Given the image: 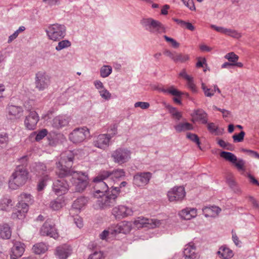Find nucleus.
<instances>
[{
    "label": "nucleus",
    "mask_w": 259,
    "mask_h": 259,
    "mask_svg": "<svg viewBox=\"0 0 259 259\" xmlns=\"http://www.w3.org/2000/svg\"><path fill=\"white\" fill-rule=\"evenodd\" d=\"M60 161L57 163L59 171L57 172L60 177H72L71 181L75 187L76 191L80 192L85 189L88 184V177L85 173L70 169L73 164L74 155L72 151H66L61 154Z\"/></svg>",
    "instance_id": "f257e3e1"
},
{
    "label": "nucleus",
    "mask_w": 259,
    "mask_h": 259,
    "mask_svg": "<svg viewBox=\"0 0 259 259\" xmlns=\"http://www.w3.org/2000/svg\"><path fill=\"white\" fill-rule=\"evenodd\" d=\"M22 165H18L11 176L9 182L10 188L16 190L24 185L28 178V171L26 168L28 157L24 156L19 160Z\"/></svg>",
    "instance_id": "f03ea898"
},
{
    "label": "nucleus",
    "mask_w": 259,
    "mask_h": 259,
    "mask_svg": "<svg viewBox=\"0 0 259 259\" xmlns=\"http://www.w3.org/2000/svg\"><path fill=\"white\" fill-rule=\"evenodd\" d=\"M46 32L49 39L58 41L65 36L66 28L63 24L55 23L49 25L47 28Z\"/></svg>",
    "instance_id": "7ed1b4c3"
},
{
    "label": "nucleus",
    "mask_w": 259,
    "mask_h": 259,
    "mask_svg": "<svg viewBox=\"0 0 259 259\" xmlns=\"http://www.w3.org/2000/svg\"><path fill=\"white\" fill-rule=\"evenodd\" d=\"M111 194L104 195L97 200V204L102 209H106L113 206L116 203V199L120 193L119 188L112 186Z\"/></svg>",
    "instance_id": "20e7f679"
},
{
    "label": "nucleus",
    "mask_w": 259,
    "mask_h": 259,
    "mask_svg": "<svg viewBox=\"0 0 259 259\" xmlns=\"http://www.w3.org/2000/svg\"><path fill=\"white\" fill-rule=\"evenodd\" d=\"M141 23L151 33L158 34L165 32V29L162 23L152 18L143 19Z\"/></svg>",
    "instance_id": "39448f33"
},
{
    "label": "nucleus",
    "mask_w": 259,
    "mask_h": 259,
    "mask_svg": "<svg viewBox=\"0 0 259 259\" xmlns=\"http://www.w3.org/2000/svg\"><path fill=\"white\" fill-rule=\"evenodd\" d=\"M113 133L111 134H100L94 138L93 142V145L100 149L105 150L110 144L111 138L117 134V126L114 125L111 129Z\"/></svg>",
    "instance_id": "423d86ee"
},
{
    "label": "nucleus",
    "mask_w": 259,
    "mask_h": 259,
    "mask_svg": "<svg viewBox=\"0 0 259 259\" xmlns=\"http://www.w3.org/2000/svg\"><path fill=\"white\" fill-rule=\"evenodd\" d=\"M51 76L45 71H38L35 73L34 77L35 89L38 91L47 89L51 84Z\"/></svg>",
    "instance_id": "0eeeda50"
},
{
    "label": "nucleus",
    "mask_w": 259,
    "mask_h": 259,
    "mask_svg": "<svg viewBox=\"0 0 259 259\" xmlns=\"http://www.w3.org/2000/svg\"><path fill=\"white\" fill-rule=\"evenodd\" d=\"M131 152L125 148H119L114 151L111 157L114 162L122 164L129 161L131 157Z\"/></svg>",
    "instance_id": "6e6552de"
},
{
    "label": "nucleus",
    "mask_w": 259,
    "mask_h": 259,
    "mask_svg": "<svg viewBox=\"0 0 259 259\" xmlns=\"http://www.w3.org/2000/svg\"><path fill=\"white\" fill-rule=\"evenodd\" d=\"M89 130L86 127L76 128L70 134L69 138L74 143L83 142L89 136Z\"/></svg>",
    "instance_id": "1a4fd4ad"
},
{
    "label": "nucleus",
    "mask_w": 259,
    "mask_h": 259,
    "mask_svg": "<svg viewBox=\"0 0 259 259\" xmlns=\"http://www.w3.org/2000/svg\"><path fill=\"white\" fill-rule=\"evenodd\" d=\"M167 196L170 202L181 201L186 196V192L183 186H176L167 192Z\"/></svg>",
    "instance_id": "9d476101"
},
{
    "label": "nucleus",
    "mask_w": 259,
    "mask_h": 259,
    "mask_svg": "<svg viewBox=\"0 0 259 259\" xmlns=\"http://www.w3.org/2000/svg\"><path fill=\"white\" fill-rule=\"evenodd\" d=\"M134 224L137 228L147 227L154 228L159 226L161 224L159 220L154 219H148L143 217H138L134 222Z\"/></svg>",
    "instance_id": "9b49d317"
},
{
    "label": "nucleus",
    "mask_w": 259,
    "mask_h": 259,
    "mask_svg": "<svg viewBox=\"0 0 259 259\" xmlns=\"http://www.w3.org/2000/svg\"><path fill=\"white\" fill-rule=\"evenodd\" d=\"M151 178L152 174L150 172H138L134 176L133 184L138 187H144Z\"/></svg>",
    "instance_id": "f8f14e48"
},
{
    "label": "nucleus",
    "mask_w": 259,
    "mask_h": 259,
    "mask_svg": "<svg viewBox=\"0 0 259 259\" xmlns=\"http://www.w3.org/2000/svg\"><path fill=\"white\" fill-rule=\"evenodd\" d=\"M111 229V233H123L127 234L129 233L133 228V223L131 222L122 221L117 225H113Z\"/></svg>",
    "instance_id": "ddd939ff"
},
{
    "label": "nucleus",
    "mask_w": 259,
    "mask_h": 259,
    "mask_svg": "<svg viewBox=\"0 0 259 259\" xmlns=\"http://www.w3.org/2000/svg\"><path fill=\"white\" fill-rule=\"evenodd\" d=\"M133 213V211L131 208L124 205H118L114 207L112 210V214L116 219H122L132 215Z\"/></svg>",
    "instance_id": "4468645a"
},
{
    "label": "nucleus",
    "mask_w": 259,
    "mask_h": 259,
    "mask_svg": "<svg viewBox=\"0 0 259 259\" xmlns=\"http://www.w3.org/2000/svg\"><path fill=\"white\" fill-rule=\"evenodd\" d=\"M60 179L55 181L53 183V190L57 195H61L65 194L68 190L69 185L66 181L63 178L60 177Z\"/></svg>",
    "instance_id": "2eb2a0df"
},
{
    "label": "nucleus",
    "mask_w": 259,
    "mask_h": 259,
    "mask_svg": "<svg viewBox=\"0 0 259 259\" xmlns=\"http://www.w3.org/2000/svg\"><path fill=\"white\" fill-rule=\"evenodd\" d=\"M40 233L42 236H48L56 239L59 235L55 227L49 222L46 221L41 227Z\"/></svg>",
    "instance_id": "dca6fc26"
},
{
    "label": "nucleus",
    "mask_w": 259,
    "mask_h": 259,
    "mask_svg": "<svg viewBox=\"0 0 259 259\" xmlns=\"http://www.w3.org/2000/svg\"><path fill=\"white\" fill-rule=\"evenodd\" d=\"M107 179V178H104L101 176V173L95 178L94 182L95 183L94 186V190L96 193L103 194L106 192L108 189V186L106 182L104 180Z\"/></svg>",
    "instance_id": "f3484780"
},
{
    "label": "nucleus",
    "mask_w": 259,
    "mask_h": 259,
    "mask_svg": "<svg viewBox=\"0 0 259 259\" xmlns=\"http://www.w3.org/2000/svg\"><path fill=\"white\" fill-rule=\"evenodd\" d=\"M38 114L35 111H31L28 115L26 116L24 120L26 128L29 130H34L39 121Z\"/></svg>",
    "instance_id": "a211bd4d"
},
{
    "label": "nucleus",
    "mask_w": 259,
    "mask_h": 259,
    "mask_svg": "<svg viewBox=\"0 0 259 259\" xmlns=\"http://www.w3.org/2000/svg\"><path fill=\"white\" fill-rule=\"evenodd\" d=\"M125 171L123 169H116L112 171H103L101 172V176L107 178V179H111L113 181L117 180L124 177Z\"/></svg>",
    "instance_id": "6ab92c4d"
},
{
    "label": "nucleus",
    "mask_w": 259,
    "mask_h": 259,
    "mask_svg": "<svg viewBox=\"0 0 259 259\" xmlns=\"http://www.w3.org/2000/svg\"><path fill=\"white\" fill-rule=\"evenodd\" d=\"M24 251V244L20 242H16L11 248V259H17L21 257Z\"/></svg>",
    "instance_id": "aec40b11"
},
{
    "label": "nucleus",
    "mask_w": 259,
    "mask_h": 259,
    "mask_svg": "<svg viewBox=\"0 0 259 259\" xmlns=\"http://www.w3.org/2000/svg\"><path fill=\"white\" fill-rule=\"evenodd\" d=\"M71 253L70 247L65 244L57 247L55 250V255L59 259L67 258Z\"/></svg>",
    "instance_id": "412c9836"
},
{
    "label": "nucleus",
    "mask_w": 259,
    "mask_h": 259,
    "mask_svg": "<svg viewBox=\"0 0 259 259\" xmlns=\"http://www.w3.org/2000/svg\"><path fill=\"white\" fill-rule=\"evenodd\" d=\"M196 247L192 242L189 243L185 245L184 249V255L185 258L195 259L197 257L195 253Z\"/></svg>",
    "instance_id": "4be33fe9"
},
{
    "label": "nucleus",
    "mask_w": 259,
    "mask_h": 259,
    "mask_svg": "<svg viewBox=\"0 0 259 259\" xmlns=\"http://www.w3.org/2000/svg\"><path fill=\"white\" fill-rule=\"evenodd\" d=\"M8 112L13 118L19 119L23 115V109L21 106L11 105L8 106Z\"/></svg>",
    "instance_id": "5701e85b"
},
{
    "label": "nucleus",
    "mask_w": 259,
    "mask_h": 259,
    "mask_svg": "<svg viewBox=\"0 0 259 259\" xmlns=\"http://www.w3.org/2000/svg\"><path fill=\"white\" fill-rule=\"evenodd\" d=\"M179 216L184 220H190L197 215V209L186 208L179 212Z\"/></svg>",
    "instance_id": "b1692460"
},
{
    "label": "nucleus",
    "mask_w": 259,
    "mask_h": 259,
    "mask_svg": "<svg viewBox=\"0 0 259 259\" xmlns=\"http://www.w3.org/2000/svg\"><path fill=\"white\" fill-rule=\"evenodd\" d=\"M69 122V117L63 115H59L53 119V125L57 128H59L67 125Z\"/></svg>",
    "instance_id": "393cba45"
},
{
    "label": "nucleus",
    "mask_w": 259,
    "mask_h": 259,
    "mask_svg": "<svg viewBox=\"0 0 259 259\" xmlns=\"http://www.w3.org/2000/svg\"><path fill=\"white\" fill-rule=\"evenodd\" d=\"M203 213L206 217H215L221 211V209L216 206L205 207L202 209Z\"/></svg>",
    "instance_id": "a878e982"
},
{
    "label": "nucleus",
    "mask_w": 259,
    "mask_h": 259,
    "mask_svg": "<svg viewBox=\"0 0 259 259\" xmlns=\"http://www.w3.org/2000/svg\"><path fill=\"white\" fill-rule=\"evenodd\" d=\"M193 121H200L203 124H206L207 122V114L202 110H198L195 111Z\"/></svg>",
    "instance_id": "bb28decb"
},
{
    "label": "nucleus",
    "mask_w": 259,
    "mask_h": 259,
    "mask_svg": "<svg viewBox=\"0 0 259 259\" xmlns=\"http://www.w3.org/2000/svg\"><path fill=\"white\" fill-rule=\"evenodd\" d=\"M13 206L12 200L9 197L4 196L0 200V210L8 211Z\"/></svg>",
    "instance_id": "cd10ccee"
},
{
    "label": "nucleus",
    "mask_w": 259,
    "mask_h": 259,
    "mask_svg": "<svg viewBox=\"0 0 259 259\" xmlns=\"http://www.w3.org/2000/svg\"><path fill=\"white\" fill-rule=\"evenodd\" d=\"M218 255L223 259H229L233 256V251L229 248L222 246L217 252Z\"/></svg>",
    "instance_id": "c85d7f7f"
},
{
    "label": "nucleus",
    "mask_w": 259,
    "mask_h": 259,
    "mask_svg": "<svg viewBox=\"0 0 259 259\" xmlns=\"http://www.w3.org/2000/svg\"><path fill=\"white\" fill-rule=\"evenodd\" d=\"M12 234V231L8 224L0 225V238L9 239Z\"/></svg>",
    "instance_id": "c756f323"
},
{
    "label": "nucleus",
    "mask_w": 259,
    "mask_h": 259,
    "mask_svg": "<svg viewBox=\"0 0 259 259\" xmlns=\"http://www.w3.org/2000/svg\"><path fill=\"white\" fill-rule=\"evenodd\" d=\"M88 202L87 199L84 197L78 198L75 200L72 204L71 211L76 210L78 211L80 210Z\"/></svg>",
    "instance_id": "7c9ffc66"
},
{
    "label": "nucleus",
    "mask_w": 259,
    "mask_h": 259,
    "mask_svg": "<svg viewBox=\"0 0 259 259\" xmlns=\"http://www.w3.org/2000/svg\"><path fill=\"white\" fill-rule=\"evenodd\" d=\"M48 249L47 245L43 242L36 243L32 248V251L36 254L44 253L48 250Z\"/></svg>",
    "instance_id": "2f4dec72"
},
{
    "label": "nucleus",
    "mask_w": 259,
    "mask_h": 259,
    "mask_svg": "<svg viewBox=\"0 0 259 259\" xmlns=\"http://www.w3.org/2000/svg\"><path fill=\"white\" fill-rule=\"evenodd\" d=\"M174 128L178 133H181L193 130V126L191 124L188 122H185L180 123L178 124L175 125Z\"/></svg>",
    "instance_id": "473e14b6"
},
{
    "label": "nucleus",
    "mask_w": 259,
    "mask_h": 259,
    "mask_svg": "<svg viewBox=\"0 0 259 259\" xmlns=\"http://www.w3.org/2000/svg\"><path fill=\"white\" fill-rule=\"evenodd\" d=\"M220 156L233 163H235L237 161L236 156L231 152L222 151L220 153Z\"/></svg>",
    "instance_id": "72a5a7b5"
},
{
    "label": "nucleus",
    "mask_w": 259,
    "mask_h": 259,
    "mask_svg": "<svg viewBox=\"0 0 259 259\" xmlns=\"http://www.w3.org/2000/svg\"><path fill=\"white\" fill-rule=\"evenodd\" d=\"M19 202L26 203L30 204L33 203V199L32 196L29 194L22 193L18 197Z\"/></svg>",
    "instance_id": "f704fd0d"
},
{
    "label": "nucleus",
    "mask_w": 259,
    "mask_h": 259,
    "mask_svg": "<svg viewBox=\"0 0 259 259\" xmlns=\"http://www.w3.org/2000/svg\"><path fill=\"white\" fill-rule=\"evenodd\" d=\"M63 204V201L60 199H57L52 201L50 204V207L53 210H58L61 209Z\"/></svg>",
    "instance_id": "c9c22d12"
},
{
    "label": "nucleus",
    "mask_w": 259,
    "mask_h": 259,
    "mask_svg": "<svg viewBox=\"0 0 259 259\" xmlns=\"http://www.w3.org/2000/svg\"><path fill=\"white\" fill-rule=\"evenodd\" d=\"M48 131L45 129H42L37 132H34L31 134V136H35V139L36 141L38 142L45 138L48 134Z\"/></svg>",
    "instance_id": "e433bc0d"
},
{
    "label": "nucleus",
    "mask_w": 259,
    "mask_h": 259,
    "mask_svg": "<svg viewBox=\"0 0 259 259\" xmlns=\"http://www.w3.org/2000/svg\"><path fill=\"white\" fill-rule=\"evenodd\" d=\"M112 71V67L109 65H104L100 69V75L103 78L108 77Z\"/></svg>",
    "instance_id": "4c0bfd02"
},
{
    "label": "nucleus",
    "mask_w": 259,
    "mask_h": 259,
    "mask_svg": "<svg viewBox=\"0 0 259 259\" xmlns=\"http://www.w3.org/2000/svg\"><path fill=\"white\" fill-rule=\"evenodd\" d=\"M58 45L56 47L55 49L57 51H60L64 49L68 48L71 46V42L68 40H62L59 41Z\"/></svg>",
    "instance_id": "58836bf2"
},
{
    "label": "nucleus",
    "mask_w": 259,
    "mask_h": 259,
    "mask_svg": "<svg viewBox=\"0 0 259 259\" xmlns=\"http://www.w3.org/2000/svg\"><path fill=\"white\" fill-rule=\"evenodd\" d=\"M25 30V27L24 26H22L19 27V28L16 31H15L12 35L9 37L8 42L11 43L13 40H14L18 37L19 34L20 32L24 31Z\"/></svg>",
    "instance_id": "ea45409f"
},
{
    "label": "nucleus",
    "mask_w": 259,
    "mask_h": 259,
    "mask_svg": "<svg viewBox=\"0 0 259 259\" xmlns=\"http://www.w3.org/2000/svg\"><path fill=\"white\" fill-rule=\"evenodd\" d=\"M9 141L8 135L6 133L0 134V148L6 147Z\"/></svg>",
    "instance_id": "a19ab883"
},
{
    "label": "nucleus",
    "mask_w": 259,
    "mask_h": 259,
    "mask_svg": "<svg viewBox=\"0 0 259 259\" xmlns=\"http://www.w3.org/2000/svg\"><path fill=\"white\" fill-rule=\"evenodd\" d=\"M201 89L206 97H211L214 95V91H213V89L207 88L203 82H201Z\"/></svg>",
    "instance_id": "79ce46f5"
},
{
    "label": "nucleus",
    "mask_w": 259,
    "mask_h": 259,
    "mask_svg": "<svg viewBox=\"0 0 259 259\" xmlns=\"http://www.w3.org/2000/svg\"><path fill=\"white\" fill-rule=\"evenodd\" d=\"M186 137L188 139H190L191 141H193V142H195L199 148L200 149H201V147L200 146V142L199 141V137L196 134L188 133L187 134Z\"/></svg>",
    "instance_id": "37998d69"
},
{
    "label": "nucleus",
    "mask_w": 259,
    "mask_h": 259,
    "mask_svg": "<svg viewBox=\"0 0 259 259\" xmlns=\"http://www.w3.org/2000/svg\"><path fill=\"white\" fill-rule=\"evenodd\" d=\"M224 57L232 63L237 62L239 59V57L234 52H230L227 54Z\"/></svg>",
    "instance_id": "c03bdc74"
},
{
    "label": "nucleus",
    "mask_w": 259,
    "mask_h": 259,
    "mask_svg": "<svg viewBox=\"0 0 259 259\" xmlns=\"http://www.w3.org/2000/svg\"><path fill=\"white\" fill-rule=\"evenodd\" d=\"M34 168L35 170L38 174L46 175L45 171H47V167L44 164L41 163L36 164Z\"/></svg>",
    "instance_id": "a18cd8bd"
},
{
    "label": "nucleus",
    "mask_w": 259,
    "mask_h": 259,
    "mask_svg": "<svg viewBox=\"0 0 259 259\" xmlns=\"http://www.w3.org/2000/svg\"><path fill=\"white\" fill-rule=\"evenodd\" d=\"M189 59V57L188 55H184L182 54H178L176 53L174 62H184Z\"/></svg>",
    "instance_id": "49530a36"
},
{
    "label": "nucleus",
    "mask_w": 259,
    "mask_h": 259,
    "mask_svg": "<svg viewBox=\"0 0 259 259\" xmlns=\"http://www.w3.org/2000/svg\"><path fill=\"white\" fill-rule=\"evenodd\" d=\"M161 91L164 93H167L177 97H180L182 95V92L179 91L177 89H174L173 87L168 89H162Z\"/></svg>",
    "instance_id": "de8ad7c7"
},
{
    "label": "nucleus",
    "mask_w": 259,
    "mask_h": 259,
    "mask_svg": "<svg viewBox=\"0 0 259 259\" xmlns=\"http://www.w3.org/2000/svg\"><path fill=\"white\" fill-rule=\"evenodd\" d=\"M226 34L235 38H239L242 36L241 34L237 31L231 29H227Z\"/></svg>",
    "instance_id": "09e8293b"
},
{
    "label": "nucleus",
    "mask_w": 259,
    "mask_h": 259,
    "mask_svg": "<svg viewBox=\"0 0 259 259\" xmlns=\"http://www.w3.org/2000/svg\"><path fill=\"white\" fill-rule=\"evenodd\" d=\"M49 180V177L48 175L44 176V177L42 178L41 181L39 182V183L38 184V186H37L38 191H40L44 188V187L46 185L47 181Z\"/></svg>",
    "instance_id": "8fccbe9b"
},
{
    "label": "nucleus",
    "mask_w": 259,
    "mask_h": 259,
    "mask_svg": "<svg viewBox=\"0 0 259 259\" xmlns=\"http://www.w3.org/2000/svg\"><path fill=\"white\" fill-rule=\"evenodd\" d=\"M17 207L20 211H22V213H26L28 210L29 204H26V203L18 201L17 204Z\"/></svg>",
    "instance_id": "3c124183"
},
{
    "label": "nucleus",
    "mask_w": 259,
    "mask_h": 259,
    "mask_svg": "<svg viewBox=\"0 0 259 259\" xmlns=\"http://www.w3.org/2000/svg\"><path fill=\"white\" fill-rule=\"evenodd\" d=\"M99 94L101 97L106 100H108L111 97V94L107 90L105 89V88L100 90Z\"/></svg>",
    "instance_id": "603ef678"
},
{
    "label": "nucleus",
    "mask_w": 259,
    "mask_h": 259,
    "mask_svg": "<svg viewBox=\"0 0 259 259\" xmlns=\"http://www.w3.org/2000/svg\"><path fill=\"white\" fill-rule=\"evenodd\" d=\"M187 81L188 88L192 91V92L197 93V90L196 85L194 83L193 78L192 77L190 78V79H188Z\"/></svg>",
    "instance_id": "864d4df0"
},
{
    "label": "nucleus",
    "mask_w": 259,
    "mask_h": 259,
    "mask_svg": "<svg viewBox=\"0 0 259 259\" xmlns=\"http://www.w3.org/2000/svg\"><path fill=\"white\" fill-rule=\"evenodd\" d=\"M245 132L243 131H241L238 135H234L232 137L233 140L235 142H242L245 136Z\"/></svg>",
    "instance_id": "5fc2aeb1"
},
{
    "label": "nucleus",
    "mask_w": 259,
    "mask_h": 259,
    "mask_svg": "<svg viewBox=\"0 0 259 259\" xmlns=\"http://www.w3.org/2000/svg\"><path fill=\"white\" fill-rule=\"evenodd\" d=\"M47 6L52 7L60 4V0H42Z\"/></svg>",
    "instance_id": "6e6d98bb"
},
{
    "label": "nucleus",
    "mask_w": 259,
    "mask_h": 259,
    "mask_svg": "<svg viewBox=\"0 0 259 259\" xmlns=\"http://www.w3.org/2000/svg\"><path fill=\"white\" fill-rule=\"evenodd\" d=\"M25 213H22V211H20L19 209H17V210L12 213V218L14 219H21L25 217Z\"/></svg>",
    "instance_id": "4d7b16f0"
},
{
    "label": "nucleus",
    "mask_w": 259,
    "mask_h": 259,
    "mask_svg": "<svg viewBox=\"0 0 259 259\" xmlns=\"http://www.w3.org/2000/svg\"><path fill=\"white\" fill-rule=\"evenodd\" d=\"M184 5L187 6L190 10L194 11L195 7L193 2V0H181Z\"/></svg>",
    "instance_id": "13d9d810"
},
{
    "label": "nucleus",
    "mask_w": 259,
    "mask_h": 259,
    "mask_svg": "<svg viewBox=\"0 0 259 259\" xmlns=\"http://www.w3.org/2000/svg\"><path fill=\"white\" fill-rule=\"evenodd\" d=\"M213 109L221 112L223 114V117L224 118L228 117L231 115V112L224 109L218 108L216 106H213Z\"/></svg>",
    "instance_id": "bf43d9fd"
},
{
    "label": "nucleus",
    "mask_w": 259,
    "mask_h": 259,
    "mask_svg": "<svg viewBox=\"0 0 259 259\" xmlns=\"http://www.w3.org/2000/svg\"><path fill=\"white\" fill-rule=\"evenodd\" d=\"M103 253L101 251H95L91 254L88 257V259H103Z\"/></svg>",
    "instance_id": "052dcab7"
},
{
    "label": "nucleus",
    "mask_w": 259,
    "mask_h": 259,
    "mask_svg": "<svg viewBox=\"0 0 259 259\" xmlns=\"http://www.w3.org/2000/svg\"><path fill=\"white\" fill-rule=\"evenodd\" d=\"M135 107H140L142 109H146L149 107L150 104L148 102H137L135 104Z\"/></svg>",
    "instance_id": "680f3d73"
},
{
    "label": "nucleus",
    "mask_w": 259,
    "mask_h": 259,
    "mask_svg": "<svg viewBox=\"0 0 259 259\" xmlns=\"http://www.w3.org/2000/svg\"><path fill=\"white\" fill-rule=\"evenodd\" d=\"M163 37L164 38L166 41L168 42H170L172 45V46L174 48H177L179 47V44L178 42H177L174 39L169 37L166 35H164Z\"/></svg>",
    "instance_id": "e2e57ef3"
},
{
    "label": "nucleus",
    "mask_w": 259,
    "mask_h": 259,
    "mask_svg": "<svg viewBox=\"0 0 259 259\" xmlns=\"http://www.w3.org/2000/svg\"><path fill=\"white\" fill-rule=\"evenodd\" d=\"M235 166L239 170H244V165L245 161L242 159H237L236 162L234 163Z\"/></svg>",
    "instance_id": "0e129e2a"
},
{
    "label": "nucleus",
    "mask_w": 259,
    "mask_h": 259,
    "mask_svg": "<svg viewBox=\"0 0 259 259\" xmlns=\"http://www.w3.org/2000/svg\"><path fill=\"white\" fill-rule=\"evenodd\" d=\"M74 222L77 227L81 228L83 227L82 220L79 216L76 215L74 218Z\"/></svg>",
    "instance_id": "69168bd1"
},
{
    "label": "nucleus",
    "mask_w": 259,
    "mask_h": 259,
    "mask_svg": "<svg viewBox=\"0 0 259 259\" xmlns=\"http://www.w3.org/2000/svg\"><path fill=\"white\" fill-rule=\"evenodd\" d=\"M163 54L164 55L171 58L174 61L176 54V52H171L169 50H165L164 51Z\"/></svg>",
    "instance_id": "338daca9"
},
{
    "label": "nucleus",
    "mask_w": 259,
    "mask_h": 259,
    "mask_svg": "<svg viewBox=\"0 0 259 259\" xmlns=\"http://www.w3.org/2000/svg\"><path fill=\"white\" fill-rule=\"evenodd\" d=\"M207 128L210 133H213L218 130V126L214 123L211 122L207 124Z\"/></svg>",
    "instance_id": "774afa93"
}]
</instances>
